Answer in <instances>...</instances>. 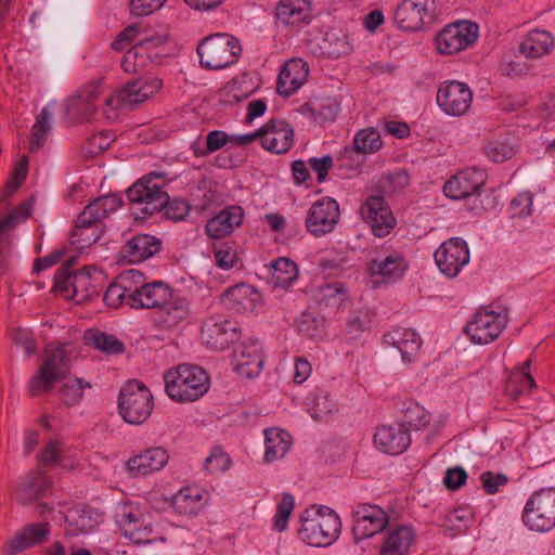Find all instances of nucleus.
Here are the masks:
<instances>
[{"label":"nucleus","mask_w":555,"mask_h":555,"mask_svg":"<svg viewBox=\"0 0 555 555\" xmlns=\"http://www.w3.org/2000/svg\"><path fill=\"white\" fill-rule=\"evenodd\" d=\"M135 286L132 309L156 310L157 322L163 327H176L189 317L190 305L186 298L177 294L166 283L162 281L145 283L144 275L140 272V280Z\"/></svg>","instance_id":"1"},{"label":"nucleus","mask_w":555,"mask_h":555,"mask_svg":"<svg viewBox=\"0 0 555 555\" xmlns=\"http://www.w3.org/2000/svg\"><path fill=\"white\" fill-rule=\"evenodd\" d=\"M120 205L121 199L115 194L92 201L76 219L70 243L77 249H83L96 243L103 234V221Z\"/></svg>","instance_id":"2"},{"label":"nucleus","mask_w":555,"mask_h":555,"mask_svg":"<svg viewBox=\"0 0 555 555\" xmlns=\"http://www.w3.org/2000/svg\"><path fill=\"white\" fill-rule=\"evenodd\" d=\"M73 259L57 269L54 276L55 287L67 298L82 302L98 296L102 289L104 274L95 267H85L70 271Z\"/></svg>","instance_id":"3"},{"label":"nucleus","mask_w":555,"mask_h":555,"mask_svg":"<svg viewBox=\"0 0 555 555\" xmlns=\"http://www.w3.org/2000/svg\"><path fill=\"white\" fill-rule=\"evenodd\" d=\"M165 391L173 401L193 402L203 397L209 386L206 372L196 365L180 364L164 374Z\"/></svg>","instance_id":"4"},{"label":"nucleus","mask_w":555,"mask_h":555,"mask_svg":"<svg viewBox=\"0 0 555 555\" xmlns=\"http://www.w3.org/2000/svg\"><path fill=\"white\" fill-rule=\"evenodd\" d=\"M166 185L165 173L151 172L127 190L128 199L137 206L133 212L137 218H145L163 210L168 204Z\"/></svg>","instance_id":"5"},{"label":"nucleus","mask_w":555,"mask_h":555,"mask_svg":"<svg viewBox=\"0 0 555 555\" xmlns=\"http://www.w3.org/2000/svg\"><path fill=\"white\" fill-rule=\"evenodd\" d=\"M70 373V359L65 345L48 347L38 372L28 382V391L33 397L41 396L54 388V385Z\"/></svg>","instance_id":"6"},{"label":"nucleus","mask_w":555,"mask_h":555,"mask_svg":"<svg viewBox=\"0 0 555 555\" xmlns=\"http://www.w3.org/2000/svg\"><path fill=\"white\" fill-rule=\"evenodd\" d=\"M197 52L203 67L218 70L235 64L242 47L234 36L219 33L203 39Z\"/></svg>","instance_id":"7"},{"label":"nucleus","mask_w":555,"mask_h":555,"mask_svg":"<svg viewBox=\"0 0 555 555\" xmlns=\"http://www.w3.org/2000/svg\"><path fill=\"white\" fill-rule=\"evenodd\" d=\"M118 408L120 415L127 423L140 425L152 413L153 396L143 383L130 380L119 392Z\"/></svg>","instance_id":"8"},{"label":"nucleus","mask_w":555,"mask_h":555,"mask_svg":"<svg viewBox=\"0 0 555 555\" xmlns=\"http://www.w3.org/2000/svg\"><path fill=\"white\" fill-rule=\"evenodd\" d=\"M522 522L538 532L555 528V488H543L531 494L522 511Z\"/></svg>","instance_id":"9"},{"label":"nucleus","mask_w":555,"mask_h":555,"mask_svg":"<svg viewBox=\"0 0 555 555\" xmlns=\"http://www.w3.org/2000/svg\"><path fill=\"white\" fill-rule=\"evenodd\" d=\"M435 12V0H402L397 5L393 21L399 29L415 33L434 22Z\"/></svg>","instance_id":"10"},{"label":"nucleus","mask_w":555,"mask_h":555,"mask_svg":"<svg viewBox=\"0 0 555 555\" xmlns=\"http://www.w3.org/2000/svg\"><path fill=\"white\" fill-rule=\"evenodd\" d=\"M506 315L489 307L479 309L466 324L465 333L474 344L487 345L495 340L506 326Z\"/></svg>","instance_id":"11"},{"label":"nucleus","mask_w":555,"mask_h":555,"mask_svg":"<svg viewBox=\"0 0 555 555\" xmlns=\"http://www.w3.org/2000/svg\"><path fill=\"white\" fill-rule=\"evenodd\" d=\"M352 535L359 542L384 531L389 524L388 514L378 505L358 504L351 513Z\"/></svg>","instance_id":"12"},{"label":"nucleus","mask_w":555,"mask_h":555,"mask_svg":"<svg viewBox=\"0 0 555 555\" xmlns=\"http://www.w3.org/2000/svg\"><path fill=\"white\" fill-rule=\"evenodd\" d=\"M478 38L477 24L468 21H459L449 24L436 36L437 50L441 54H454L467 49Z\"/></svg>","instance_id":"13"},{"label":"nucleus","mask_w":555,"mask_h":555,"mask_svg":"<svg viewBox=\"0 0 555 555\" xmlns=\"http://www.w3.org/2000/svg\"><path fill=\"white\" fill-rule=\"evenodd\" d=\"M434 257L442 274L455 278L469 262V248L463 238L451 237L440 245Z\"/></svg>","instance_id":"14"},{"label":"nucleus","mask_w":555,"mask_h":555,"mask_svg":"<svg viewBox=\"0 0 555 555\" xmlns=\"http://www.w3.org/2000/svg\"><path fill=\"white\" fill-rule=\"evenodd\" d=\"M362 219L369 223L377 237H384L390 233L396 225V219L380 195H371L360 207Z\"/></svg>","instance_id":"15"},{"label":"nucleus","mask_w":555,"mask_h":555,"mask_svg":"<svg viewBox=\"0 0 555 555\" xmlns=\"http://www.w3.org/2000/svg\"><path fill=\"white\" fill-rule=\"evenodd\" d=\"M473 92L469 87L456 80L443 82L437 92V104L448 115L462 116L470 107Z\"/></svg>","instance_id":"16"},{"label":"nucleus","mask_w":555,"mask_h":555,"mask_svg":"<svg viewBox=\"0 0 555 555\" xmlns=\"http://www.w3.org/2000/svg\"><path fill=\"white\" fill-rule=\"evenodd\" d=\"M238 333L237 323L223 315L208 317L202 325L203 343L216 350H222L235 341L238 338Z\"/></svg>","instance_id":"17"},{"label":"nucleus","mask_w":555,"mask_h":555,"mask_svg":"<svg viewBox=\"0 0 555 555\" xmlns=\"http://www.w3.org/2000/svg\"><path fill=\"white\" fill-rule=\"evenodd\" d=\"M163 87V81L158 77L139 78L127 82L116 96L108 98L106 105L117 107L120 101L129 103H142L154 96Z\"/></svg>","instance_id":"18"},{"label":"nucleus","mask_w":555,"mask_h":555,"mask_svg":"<svg viewBox=\"0 0 555 555\" xmlns=\"http://www.w3.org/2000/svg\"><path fill=\"white\" fill-rule=\"evenodd\" d=\"M138 280H140V271L137 270H128L118 274L103 296L105 305L112 308L121 306L132 308V297L137 292Z\"/></svg>","instance_id":"19"},{"label":"nucleus","mask_w":555,"mask_h":555,"mask_svg":"<svg viewBox=\"0 0 555 555\" xmlns=\"http://www.w3.org/2000/svg\"><path fill=\"white\" fill-rule=\"evenodd\" d=\"M53 483L41 469L29 472L15 487L14 499L22 505H30L44 498Z\"/></svg>","instance_id":"20"},{"label":"nucleus","mask_w":555,"mask_h":555,"mask_svg":"<svg viewBox=\"0 0 555 555\" xmlns=\"http://www.w3.org/2000/svg\"><path fill=\"white\" fill-rule=\"evenodd\" d=\"M260 134L261 146L271 153H286L293 145L294 131L283 119H270L260 128Z\"/></svg>","instance_id":"21"},{"label":"nucleus","mask_w":555,"mask_h":555,"mask_svg":"<svg viewBox=\"0 0 555 555\" xmlns=\"http://www.w3.org/2000/svg\"><path fill=\"white\" fill-rule=\"evenodd\" d=\"M341 532L338 514L331 507L320 505L314 513V547L332 545Z\"/></svg>","instance_id":"22"},{"label":"nucleus","mask_w":555,"mask_h":555,"mask_svg":"<svg viewBox=\"0 0 555 555\" xmlns=\"http://www.w3.org/2000/svg\"><path fill=\"white\" fill-rule=\"evenodd\" d=\"M233 359L238 375L251 378L257 376L263 365L261 346L257 339L241 343L234 350Z\"/></svg>","instance_id":"23"},{"label":"nucleus","mask_w":555,"mask_h":555,"mask_svg":"<svg viewBox=\"0 0 555 555\" xmlns=\"http://www.w3.org/2000/svg\"><path fill=\"white\" fill-rule=\"evenodd\" d=\"M245 214L238 205H230L207 220L205 232L214 240L223 238L232 234L243 223Z\"/></svg>","instance_id":"24"},{"label":"nucleus","mask_w":555,"mask_h":555,"mask_svg":"<svg viewBox=\"0 0 555 555\" xmlns=\"http://www.w3.org/2000/svg\"><path fill=\"white\" fill-rule=\"evenodd\" d=\"M485 183L483 173L478 170H462L451 177L443 186L446 196L453 199L469 198L479 194Z\"/></svg>","instance_id":"25"},{"label":"nucleus","mask_w":555,"mask_h":555,"mask_svg":"<svg viewBox=\"0 0 555 555\" xmlns=\"http://www.w3.org/2000/svg\"><path fill=\"white\" fill-rule=\"evenodd\" d=\"M49 534L50 525L48 522L26 525L3 546V553L7 555L18 554L26 548L46 542Z\"/></svg>","instance_id":"26"},{"label":"nucleus","mask_w":555,"mask_h":555,"mask_svg":"<svg viewBox=\"0 0 555 555\" xmlns=\"http://www.w3.org/2000/svg\"><path fill=\"white\" fill-rule=\"evenodd\" d=\"M374 443L386 454L399 455L411 444L410 433L400 424L397 426L383 425L374 435Z\"/></svg>","instance_id":"27"},{"label":"nucleus","mask_w":555,"mask_h":555,"mask_svg":"<svg viewBox=\"0 0 555 555\" xmlns=\"http://www.w3.org/2000/svg\"><path fill=\"white\" fill-rule=\"evenodd\" d=\"M309 65L300 59L288 61L280 72L276 91L280 95L289 96L295 93L307 80Z\"/></svg>","instance_id":"28"},{"label":"nucleus","mask_w":555,"mask_h":555,"mask_svg":"<svg viewBox=\"0 0 555 555\" xmlns=\"http://www.w3.org/2000/svg\"><path fill=\"white\" fill-rule=\"evenodd\" d=\"M162 248V241L150 234H138L131 237L120 250L124 260L138 263L151 258Z\"/></svg>","instance_id":"29"},{"label":"nucleus","mask_w":555,"mask_h":555,"mask_svg":"<svg viewBox=\"0 0 555 555\" xmlns=\"http://www.w3.org/2000/svg\"><path fill=\"white\" fill-rule=\"evenodd\" d=\"M220 300L224 307L236 312L251 311L260 300V294L253 286L242 283L229 287Z\"/></svg>","instance_id":"30"},{"label":"nucleus","mask_w":555,"mask_h":555,"mask_svg":"<svg viewBox=\"0 0 555 555\" xmlns=\"http://www.w3.org/2000/svg\"><path fill=\"white\" fill-rule=\"evenodd\" d=\"M317 313L322 319L333 317L346 300V289L341 283L319 286L314 294Z\"/></svg>","instance_id":"31"},{"label":"nucleus","mask_w":555,"mask_h":555,"mask_svg":"<svg viewBox=\"0 0 555 555\" xmlns=\"http://www.w3.org/2000/svg\"><path fill=\"white\" fill-rule=\"evenodd\" d=\"M276 21L286 26L309 24L312 9L309 0H281L275 8Z\"/></svg>","instance_id":"32"},{"label":"nucleus","mask_w":555,"mask_h":555,"mask_svg":"<svg viewBox=\"0 0 555 555\" xmlns=\"http://www.w3.org/2000/svg\"><path fill=\"white\" fill-rule=\"evenodd\" d=\"M169 460V455L164 448H150L141 453L130 457L127 466L135 475H147L162 469Z\"/></svg>","instance_id":"33"},{"label":"nucleus","mask_w":555,"mask_h":555,"mask_svg":"<svg viewBox=\"0 0 555 555\" xmlns=\"http://www.w3.org/2000/svg\"><path fill=\"white\" fill-rule=\"evenodd\" d=\"M124 535L135 544L152 543L157 539L153 535L150 524H145L139 512H124L118 520Z\"/></svg>","instance_id":"34"},{"label":"nucleus","mask_w":555,"mask_h":555,"mask_svg":"<svg viewBox=\"0 0 555 555\" xmlns=\"http://www.w3.org/2000/svg\"><path fill=\"white\" fill-rule=\"evenodd\" d=\"M384 340L400 352L404 362H411L422 346L420 335L411 328H395L384 336Z\"/></svg>","instance_id":"35"},{"label":"nucleus","mask_w":555,"mask_h":555,"mask_svg":"<svg viewBox=\"0 0 555 555\" xmlns=\"http://www.w3.org/2000/svg\"><path fill=\"white\" fill-rule=\"evenodd\" d=\"M339 205L332 197L314 202V236L332 232L339 221Z\"/></svg>","instance_id":"36"},{"label":"nucleus","mask_w":555,"mask_h":555,"mask_svg":"<svg viewBox=\"0 0 555 555\" xmlns=\"http://www.w3.org/2000/svg\"><path fill=\"white\" fill-rule=\"evenodd\" d=\"M554 47L551 33L541 29L529 31L520 41L518 51L526 59H540L548 54Z\"/></svg>","instance_id":"37"},{"label":"nucleus","mask_w":555,"mask_h":555,"mask_svg":"<svg viewBox=\"0 0 555 555\" xmlns=\"http://www.w3.org/2000/svg\"><path fill=\"white\" fill-rule=\"evenodd\" d=\"M414 541L415 533L411 526H398L388 532L379 555H409Z\"/></svg>","instance_id":"38"},{"label":"nucleus","mask_w":555,"mask_h":555,"mask_svg":"<svg viewBox=\"0 0 555 555\" xmlns=\"http://www.w3.org/2000/svg\"><path fill=\"white\" fill-rule=\"evenodd\" d=\"M406 269L408 262L399 253L391 254L380 260L375 259L369 264L371 274L383 276L385 282L401 279Z\"/></svg>","instance_id":"39"},{"label":"nucleus","mask_w":555,"mask_h":555,"mask_svg":"<svg viewBox=\"0 0 555 555\" xmlns=\"http://www.w3.org/2000/svg\"><path fill=\"white\" fill-rule=\"evenodd\" d=\"M163 42L164 40L160 37L144 38L140 40V42L125 53L121 60L122 69L128 74L141 70L147 61V56L145 55L146 50L150 47H157Z\"/></svg>","instance_id":"40"},{"label":"nucleus","mask_w":555,"mask_h":555,"mask_svg":"<svg viewBox=\"0 0 555 555\" xmlns=\"http://www.w3.org/2000/svg\"><path fill=\"white\" fill-rule=\"evenodd\" d=\"M318 48L321 54L331 59H338L351 51L348 36L341 29L336 28L324 33Z\"/></svg>","instance_id":"41"},{"label":"nucleus","mask_w":555,"mask_h":555,"mask_svg":"<svg viewBox=\"0 0 555 555\" xmlns=\"http://www.w3.org/2000/svg\"><path fill=\"white\" fill-rule=\"evenodd\" d=\"M264 461L270 463L284 457L291 448L289 435L282 429L270 428L264 430Z\"/></svg>","instance_id":"42"},{"label":"nucleus","mask_w":555,"mask_h":555,"mask_svg":"<svg viewBox=\"0 0 555 555\" xmlns=\"http://www.w3.org/2000/svg\"><path fill=\"white\" fill-rule=\"evenodd\" d=\"M474 522V516L469 508L457 507L449 512L441 524L443 532L449 537L464 533Z\"/></svg>","instance_id":"43"},{"label":"nucleus","mask_w":555,"mask_h":555,"mask_svg":"<svg viewBox=\"0 0 555 555\" xmlns=\"http://www.w3.org/2000/svg\"><path fill=\"white\" fill-rule=\"evenodd\" d=\"M85 343L106 354H119L124 352V344L114 335L105 334L99 330H89L85 333Z\"/></svg>","instance_id":"44"},{"label":"nucleus","mask_w":555,"mask_h":555,"mask_svg":"<svg viewBox=\"0 0 555 555\" xmlns=\"http://www.w3.org/2000/svg\"><path fill=\"white\" fill-rule=\"evenodd\" d=\"M297 276V266L288 258H279L271 263L270 282L274 287H288Z\"/></svg>","instance_id":"45"},{"label":"nucleus","mask_w":555,"mask_h":555,"mask_svg":"<svg viewBox=\"0 0 555 555\" xmlns=\"http://www.w3.org/2000/svg\"><path fill=\"white\" fill-rule=\"evenodd\" d=\"M403 420L400 424L409 433L426 427L430 422V414L415 401H406L402 408Z\"/></svg>","instance_id":"46"},{"label":"nucleus","mask_w":555,"mask_h":555,"mask_svg":"<svg viewBox=\"0 0 555 555\" xmlns=\"http://www.w3.org/2000/svg\"><path fill=\"white\" fill-rule=\"evenodd\" d=\"M482 153L493 163H503L513 158L517 149L514 144L505 139H491L482 144Z\"/></svg>","instance_id":"47"},{"label":"nucleus","mask_w":555,"mask_h":555,"mask_svg":"<svg viewBox=\"0 0 555 555\" xmlns=\"http://www.w3.org/2000/svg\"><path fill=\"white\" fill-rule=\"evenodd\" d=\"M52 113L48 107H43L37 116L31 130L30 152H37L46 143L47 137L51 130Z\"/></svg>","instance_id":"48"},{"label":"nucleus","mask_w":555,"mask_h":555,"mask_svg":"<svg viewBox=\"0 0 555 555\" xmlns=\"http://www.w3.org/2000/svg\"><path fill=\"white\" fill-rule=\"evenodd\" d=\"M383 145L380 134L374 128L359 130L353 139L357 153L367 154L377 152Z\"/></svg>","instance_id":"49"},{"label":"nucleus","mask_w":555,"mask_h":555,"mask_svg":"<svg viewBox=\"0 0 555 555\" xmlns=\"http://www.w3.org/2000/svg\"><path fill=\"white\" fill-rule=\"evenodd\" d=\"M295 507V499L288 493L284 492L278 503L276 513L273 518V528L283 532L287 529L288 519Z\"/></svg>","instance_id":"50"},{"label":"nucleus","mask_w":555,"mask_h":555,"mask_svg":"<svg viewBox=\"0 0 555 555\" xmlns=\"http://www.w3.org/2000/svg\"><path fill=\"white\" fill-rule=\"evenodd\" d=\"M95 112L94 104H89L86 100L74 95L66 105V114L74 121H86L88 120Z\"/></svg>","instance_id":"51"},{"label":"nucleus","mask_w":555,"mask_h":555,"mask_svg":"<svg viewBox=\"0 0 555 555\" xmlns=\"http://www.w3.org/2000/svg\"><path fill=\"white\" fill-rule=\"evenodd\" d=\"M90 387L89 383L80 378L70 379L62 385L60 389L61 399L67 406L75 405L82 399L83 389Z\"/></svg>","instance_id":"52"},{"label":"nucleus","mask_w":555,"mask_h":555,"mask_svg":"<svg viewBox=\"0 0 555 555\" xmlns=\"http://www.w3.org/2000/svg\"><path fill=\"white\" fill-rule=\"evenodd\" d=\"M340 105L333 98L319 99L314 105V121L319 124L333 122L339 113Z\"/></svg>","instance_id":"53"},{"label":"nucleus","mask_w":555,"mask_h":555,"mask_svg":"<svg viewBox=\"0 0 555 555\" xmlns=\"http://www.w3.org/2000/svg\"><path fill=\"white\" fill-rule=\"evenodd\" d=\"M201 499L198 493L192 494L190 489H182L173 496L172 504L180 514L191 515L196 513Z\"/></svg>","instance_id":"54"},{"label":"nucleus","mask_w":555,"mask_h":555,"mask_svg":"<svg viewBox=\"0 0 555 555\" xmlns=\"http://www.w3.org/2000/svg\"><path fill=\"white\" fill-rule=\"evenodd\" d=\"M533 194L525 191L518 193L508 206L511 218H526L532 214Z\"/></svg>","instance_id":"55"},{"label":"nucleus","mask_w":555,"mask_h":555,"mask_svg":"<svg viewBox=\"0 0 555 555\" xmlns=\"http://www.w3.org/2000/svg\"><path fill=\"white\" fill-rule=\"evenodd\" d=\"M231 464L229 455L219 447L211 450L210 455L205 460V468L211 474L225 472Z\"/></svg>","instance_id":"56"},{"label":"nucleus","mask_w":555,"mask_h":555,"mask_svg":"<svg viewBox=\"0 0 555 555\" xmlns=\"http://www.w3.org/2000/svg\"><path fill=\"white\" fill-rule=\"evenodd\" d=\"M337 410L336 401L326 391H321L314 398V420H326Z\"/></svg>","instance_id":"57"},{"label":"nucleus","mask_w":555,"mask_h":555,"mask_svg":"<svg viewBox=\"0 0 555 555\" xmlns=\"http://www.w3.org/2000/svg\"><path fill=\"white\" fill-rule=\"evenodd\" d=\"M215 259L219 268L229 270L236 263L237 254L233 246L223 243L219 247H215Z\"/></svg>","instance_id":"58"},{"label":"nucleus","mask_w":555,"mask_h":555,"mask_svg":"<svg viewBox=\"0 0 555 555\" xmlns=\"http://www.w3.org/2000/svg\"><path fill=\"white\" fill-rule=\"evenodd\" d=\"M346 260L340 254H336L333 258H322L319 261L321 273L325 278L337 276L345 269Z\"/></svg>","instance_id":"59"},{"label":"nucleus","mask_w":555,"mask_h":555,"mask_svg":"<svg viewBox=\"0 0 555 555\" xmlns=\"http://www.w3.org/2000/svg\"><path fill=\"white\" fill-rule=\"evenodd\" d=\"M480 480L485 492L488 494H494L499 491L500 487L507 483V477L502 473L483 472L480 475Z\"/></svg>","instance_id":"60"},{"label":"nucleus","mask_w":555,"mask_h":555,"mask_svg":"<svg viewBox=\"0 0 555 555\" xmlns=\"http://www.w3.org/2000/svg\"><path fill=\"white\" fill-rule=\"evenodd\" d=\"M467 477L466 470L462 467L448 468L443 483L449 490H457L466 482Z\"/></svg>","instance_id":"61"},{"label":"nucleus","mask_w":555,"mask_h":555,"mask_svg":"<svg viewBox=\"0 0 555 555\" xmlns=\"http://www.w3.org/2000/svg\"><path fill=\"white\" fill-rule=\"evenodd\" d=\"M163 209L165 210V215L167 216V218L175 221H179L182 220L189 214L190 206L185 201H170L168 198V204H166V206H164Z\"/></svg>","instance_id":"62"},{"label":"nucleus","mask_w":555,"mask_h":555,"mask_svg":"<svg viewBox=\"0 0 555 555\" xmlns=\"http://www.w3.org/2000/svg\"><path fill=\"white\" fill-rule=\"evenodd\" d=\"M167 0H131V11L134 15L144 16L159 10Z\"/></svg>","instance_id":"63"},{"label":"nucleus","mask_w":555,"mask_h":555,"mask_svg":"<svg viewBox=\"0 0 555 555\" xmlns=\"http://www.w3.org/2000/svg\"><path fill=\"white\" fill-rule=\"evenodd\" d=\"M229 141V137L225 132L220 130L210 131L206 137V151L204 155L214 153L222 149Z\"/></svg>","instance_id":"64"}]
</instances>
